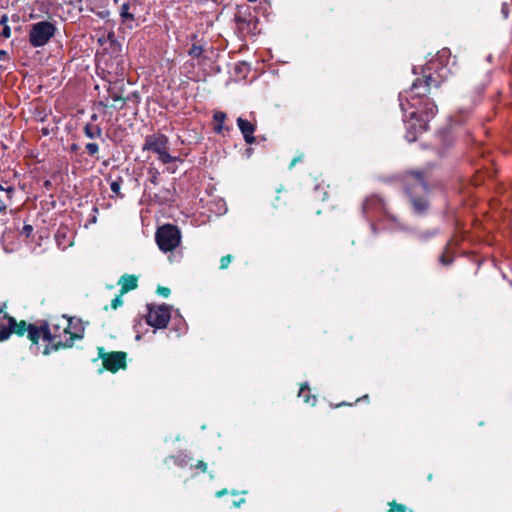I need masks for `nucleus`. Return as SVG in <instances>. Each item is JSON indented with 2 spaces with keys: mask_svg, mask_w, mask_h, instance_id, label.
I'll return each mask as SVG.
<instances>
[{
  "mask_svg": "<svg viewBox=\"0 0 512 512\" xmlns=\"http://www.w3.org/2000/svg\"><path fill=\"white\" fill-rule=\"evenodd\" d=\"M83 336L82 324L66 317L58 319L55 323H44L39 327L29 324L28 328V339L33 344H37L40 338L49 343L43 351L45 355L59 349L70 348L75 340L82 339Z\"/></svg>",
  "mask_w": 512,
  "mask_h": 512,
  "instance_id": "nucleus-1",
  "label": "nucleus"
},
{
  "mask_svg": "<svg viewBox=\"0 0 512 512\" xmlns=\"http://www.w3.org/2000/svg\"><path fill=\"white\" fill-rule=\"evenodd\" d=\"M432 182V176L428 170L411 171L405 175V189L417 213H422L428 208L425 196L428 194Z\"/></svg>",
  "mask_w": 512,
  "mask_h": 512,
  "instance_id": "nucleus-2",
  "label": "nucleus"
},
{
  "mask_svg": "<svg viewBox=\"0 0 512 512\" xmlns=\"http://www.w3.org/2000/svg\"><path fill=\"white\" fill-rule=\"evenodd\" d=\"M432 85L438 87L439 82L432 77L431 73L425 74L424 79H416L413 82L409 91L399 94L400 107L404 114L407 112L406 105L417 108L418 104L426 99Z\"/></svg>",
  "mask_w": 512,
  "mask_h": 512,
  "instance_id": "nucleus-3",
  "label": "nucleus"
},
{
  "mask_svg": "<svg viewBox=\"0 0 512 512\" xmlns=\"http://www.w3.org/2000/svg\"><path fill=\"white\" fill-rule=\"evenodd\" d=\"M143 151H152L157 154V158L163 164H168L177 160V157L170 155L169 138L162 133L147 135L142 146Z\"/></svg>",
  "mask_w": 512,
  "mask_h": 512,
  "instance_id": "nucleus-4",
  "label": "nucleus"
},
{
  "mask_svg": "<svg viewBox=\"0 0 512 512\" xmlns=\"http://www.w3.org/2000/svg\"><path fill=\"white\" fill-rule=\"evenodd\" d=\"M155 239L160 250L169 252L180 245L181 233L177 226L165 224L157 229Z\"/></svg>",
  "mask_w": 512,
  "mask_h": 512,
  "instance_id": "nucleus-5",
  "label": "nucleus"
},
{
  "mask_svg": "<svg viewBox=\"0 0 512 512\" xmlns=\"http://www.w3.org/2000/svg\"><path fill=\"white\" fill-rule=\"evenodd\" d=\"M56 32V26L49 21L34 23L29 31V43L34 48L45 46Z\"/></svg>",
  "mask_w": 512,
  "mask_h": 512,
  "instance_id": "nucleus-6",
  "label": "nucleus"
},
{
  "mask_svg": "<svg viewBox=\"0 0 512 512\" xmlns=\"http://www.w3.org/2000/svg\"><path fill=\"white\" fill-rule=\"evenodd\" d=\"M29 324L25 321L16 320L8 314L0 315V341H5L12 333L23 336L25 333L28 335Z\"/></svg>",
  "mask_w": 512,
  "mask_h": 512,
  "instance_id": "nucleus-7",
  "label": "nucleus"
},
{
  "mask_svg": "<svg viewBox=\"0 0 512 512\" xmlns=\"http://www.w3.org/2000/svg\"><path fill=\"white\" fill-rule=\"evenodd\" d=\"M99 357L102 359L105 369L111 372H117L126 367V353L122 351L107 353L104 348H98Z\"/></svg>",
  "mask_w": 512,
  "mask_h": 512,
  "instance_id": "nucleus-8",
  "label": "nucleus"
},
{
  "mask_svg": "<svg viewBox=\"0 0 512 512\" xmlns=\"http://www.w3.org/2000/svg\"><path fill=\"white\" fill-rule=\"evenodd\" d=\"M170 309L167 305L149 307L147 323L157 329L165 328L170 320Z\"/></svg>",
  "mask_w": 512,
  "mask_h": 512,
  "instance_id": "nucleus-9",
  "label": "nucleus"
},
{
  "mask_svg": "<svg viewBox=\"0 0 512 512\" xmlns=\"http://www.w3.org/2000/svg\"><path fill=\"white\" fill-rule=\"evenodd\" d=\"M409 115V119L405 120L407 130L405 137L409 142H413L419 133L427 130L428 123L427 120L419 118L417 110L411 111Z\"/></svg>",
  "mask_w": 512,
  "mask_h": 512,
  "instance_id": "nucleus-10",
  "label": "nucleus"
},
{
  "mask_svg": "<svg viewBox=\"0 0 512 512\" xmlns=\"http://www.w3.org/2000/svg\"><path fill=\"white\" fill-rule=\"evenodd\" d=\"M363 213L372 219L385 213L384 201L378 195H371L363 203Z\"/></svg>",
  "mask_w": 512,
  "mask_h": 512,
  "instance_id": "nucleus-11",
  "label": "nucleus"
},
{
  "mask_svg": "<svg viewBox=\"0 0 512 512\" xmlns=\"http://www.w3.org/2000/svg\"><path fill=\"white\" fill-rule=\"evenodd\" d=\"M236 122L244 141L249 145L254 144L256 139L253 134L257 127L256 121H250L242 117H238Z\"/></svg>",
  "mask_w": 512,
  "mask_h": 512,
  "instance_id": "nucleus-12",
  "label": "nucleus"
},
{
  "mask_svg": "<svg viewBox=\"0 0 512 512\" xmlns=\"http://www.w3.org/2000/svg\"><path fill=\"white\" fill-rule=\"evenodd\" d=\"M235 21L237 24V27L239 31L243 34H249L252 32V28H255L256 20L251 15L243 16V15H237L235 17Z\"/></svg>",
  "mask_w": 512,
  "mask_h": 512,
  "instance_id": "nucleus-13",
  "label": "nucleus"
},
{
  "mask_svg": "<svg viewBox=\"0 0 512 512\" xmlns=\"http://www.w3.org/2000/svg\"><path fill=\"white\" fill-rule=\"evenodd\" d=\"M136 3L125 2L120 7V17L122 23H129L135 20Z\"/></svg>",
  "mask_w": 512,
  "mask_h": 512,
  "instance_id": "nucleus-14",
  "label": "nucleus"
},
{
  "mask_svg": "<svg viewBox=\"0 0 512 512\" xmlns=\"http://www.w3.org/2000/svg\"><path fill=\"white\" fill-rule=\"evenodd\" d=\"M137 282L138 278L136 276L130 274L123 275L118 281V284L121 286V295L136 289L138 285Z\"/></svg>",
  "mask_w": 512,
  "mask_h": 512,
  "instance_id": "nucleus-15",
  "label": "nucleus"
},
{
  "mask_svg": "<svg viewBox=\"0 0 512 512\" xmlns=\"http://www.w3.org/2000/svg\"><path fill=\"white\" fill-rule=\"evenodd\" d=\"M421 109L423 114L426 116L427 122L430 118L436 115L438 109L434 102L430 101L429 99H425L421 104H418V107L416 109Z\"/></svg>",
  "mask_w": 512,
  "mask_h": 512,
  "instance_id": "nucleus-16",
  "label": "nucleus"
},
{
  "mask_svg": "<svg viewBox=\"0 0 512 512\" xmlns=\"http://www.w3.org/2000/svg\"><path fill=\"white\" fill-rule=\"evenodd\" d=\"M84 134L90 139L100 138L102 136V128L91 122L87 123L83 128Z\"/></svg>",
  "mask_w": 512,
  "mask_h": 512,
  "instance_id": "nucleus-17",
  "label": "nucleus"
},
{
  "mask_svg": "<svg viewBox=\"0 0 512 512\" xmlns=\"http://www.w3.org/2000/svg\"><path fill=\"white\" fill-rule=\"evenodd\" d=\"M204 52V48L198 44H192L188 50V54L193 58H200Z\"/></svg>",
  "mask_w": 512,
  "mask_h": 512,
  "instance_id": "nucleus-18",
  "label": "nucleus"
},
{
  "mask_svg": "<svg viewBox=\"0 0 512 512\" xmlns=\"http://www.w3.org/2000/svg\"><path fill=\"white\" fill-rule=\"evenodd\" d=\"M122 182H123L122 178L119 177L117 180L112 181L110 184L111 191L113 193H115L117 196H119L120 198L124 197V195L121 194V192H120Z\"/></svg>",
  "mask_w": 512,
  "mask_h": 512,
  "instance_id": "nucleus-19",
  "label": "nucleus"
},
{
  "mask_svg": "<svg viewBox=\"0 0 512 512\" xmlns=\"http://www.w3.org/2000/svg\"><path fill=\"white\" fill-rule=\"evenodd\" d=\"M148 174H149V182L153 185H157L159 174H160L159 171L154 167H150L148 169Z\"/></svg>",
  "mask_w": 512,
  "mask_h": 512,
  "instance_id": "nucleus-20",
  "label": "nucleus"
},
{
  "mask_svg": "<svg viewBox=\"0 0 512 512\" xmlns=\"http://www.w3.org/2000/svg\"><path fill=\"white\" fill-rule=\"evenodd\" d=\"M85 149L90 156H96L99 152V145L94 142L87 143Z\"/></svg>",
  "mask_w": 512,
  "mask_h": 512,
  "instance_id": "nucleus-21",
  "label": "nucleus"
},
{
  "mask_svg": "<svg viewBox=\"0 0 512 512\" xmlns=\"http://www.w3.org/2000/svg\"><path fill=\"white\" fill-rule=\"evenodd\" d=\"M389 512H413V511L409 510L404 505L393 503V504H391Z\"/></svg>",
  "mask_w": 512,
  "mask_h": 512,
  "instance_id": "nucleus-22",
  "label": "nucleus"
},
{
  "mask_svg": "<svg viewBox=\"0 0 512 512\" xmlns=\"http://www.w3.org/2000/svg\"><path fill=\"white\" fill-rule=\"evenodd\" d=\"M232 255L228 254V255H225L223 256L221 259H220V269H226L228 268V266L230 265V263L232 262Z\"/></svg>",
  "mask_w": 512,
  "mask_h": 512,
  "instance_id": "nucleus-23",
  "label": "nucleus"
},
{
  "mask_svg": "<svg viewBox=\"0 0 512 512\" xmlns=\"http://www.w3.org/2000/svg\"><path fill=\"white\" fill-rule=\"evenodd\" d=\"M123 304V300H122V295L121 293L116 296L112 301H111V308L116 310L118 307L122 306Z\"/></svg>",
  "mask_w": 512,
  "mask_h": 512,
  "instance_id": "nucleus-24",
  "label": "nucleus"
},
{
  "mask_svg": "<svg viewBox=\"0 0 512 512\" xmlns=\"http://www.w3.org/2000/svg\"><path fill=\"white\" fill-rule=\"evenodd\" d=\"M213 118L217 123H224L226 120V114L224 112L217 111L214 113Z\"/></svg>",
  "mask_w": 512,
  "mask_h": 512,
  "instance_id": "nucleus-25",
  "label": "nucleus"
},
{
  "mask_svg": "<svg viewBox=\"0 0 512 512\" xmlns=\"http://www.w3.org/2000/svg\"><path fill=\"white\" fill-rule=\"evenodd\" d=\"M452 257H448L447 256V253H443L440 257H439V262L443 265H449L452 263Z\"/></svg>",
  "mask_w": 512,
  "mask_h": 512,
  "instance_id": "nucleus-26",
  "label": "nucleus"
},
{
  "mask_svg": "<svg viewBox=\"0 0 512 512\" xmlns=\"http://www.w3.org/2000/svg\"><path fill=\"white\" fill-rule=\"evenodd\" d=\"M305 392H309V387L307 384L301 386L299 390V396L305 398V402H309V397L305 394Z\"/></svg>",
  "mask_w": 512,
  "mask_h": 512,
  "instance_id": "nucleus-27",
  "label": "nucleus"
},
{
  "mask_svg": "<svg viewBox=\"0 0 512 512\" xmlns=\"http://www.w3.org/2000/svg\"><path fill=\"white\" fill-rule=\"evenodd\" d=\"M1 36L4 38H9L11 36V28L9 25H5L2 29Z\"/></svg>",
  "mask_w": 512,
  "mask_h": 512,
  "instance_id": "nucleus-28",
  "label": "nucleus"
},
{
  "mask_svg": "<svg viewBox=\"0 0 512 512\" xmlns=\"http://www.w3.org/2000/svg\"><path fill=\"white\" fill-rule=\"evenodd\" d=\"M188 67H193V64L192 63H189V62H186L184 65H183V70H184V73L186 74V76L189 78V79H195L194 76H191L189 75L190 71L188 70Z\"/></svg>",
  "mask_w": 512,
  "mask_h": 512,
  "instance_id": "nucleus-29",
  "label": "nucleus"
},
{
  "mask_svg": "<svg viewBox=\"0 0 512 512\" xmlns=\"http://www.w3.org/2000/svg\"><path fill=\"white\" fill-rule=\"evenodd\" d=\"M33 231V228L31 225H24L22 228L21 234L25 235L26 237H29Z\"/></svg>",
  "mask_w": 512,
  "mask_h": 512,
  "instance_id": "nucleus-30",
  "label": "nucleus"
},
{
  "mask_svg": "<svg viewBox=\"0 0 512 512\" xmlns=\"http://www.w3.org/2000/svg\"><path fill=\"white\" fill-rule=\"evenodd\" d=\"M158 293L163 297H168L170 294V289L167 287H159Z\"/></svg>",
  "mask_w": 512,
  "mask_h": 512,
  "instance_id": "nucleus-31",
  "label": "nucleus"
},
{
  "mask_svg": "<svg viewBox=\"0 0 512 512\" xmlns=\"http://www.w3.org/2000/svg\"><path fill=\"white\" fill-rule=\"evenodd\" d=\"M196 468H199L201 469L203 472H206L207 470V464L203 461H198V463L196 464Z\"/></svg>",
  "mask_w": 512,
  "mask_h": 512,
  "instance_id": "nucleus-32",
  "label": "nucleus"
},
{
  "mask_svg": "<svg viewBox=\"0 0 512 512\" xmlns=\"http://www.w3.org/2000/svg\"><path fill=\"white\" fill-rule=\"evenodd\" d=\"M0 25L1 26H5V25H8V15L7 14H3L0 18Z\"/></svg>",
  "mask_w": 512,
  "mask_h": 512,
  "instance_id": "nucleus-33",
  "label": "nucleus"
},
{
  "mask_svg": "<svg viewBox=\"0 0 512 512\" xmlns=\"http://www.w3.org/2000/svg\"><path fill=\"white\" fill-rule=\"evenodd\" d=\"M224 129V123H217V125L214 127V131L218 134L222 133Z\"/></svg>",
  "mask_w": 512,
  "mask_h": 512,
  "instance_id": "nucleus-34",
  "label": "nucleus"
},
{
  "mask_svg": "<svg viewBox=\"0 0 512 512\" xmlns=\"http://www.w3.org/2000/svg\"><path fill=\"white\" fill-rule=\"evenodd\" d=\"M300 161H302V156L295 157L290 163V168H293Z\"/></svg>",
  "mask_w": 512,
  "mask_h": 512,
  "instance_id": "nucleus-35",
  "label": "nucleus"
},
{
  "mask_svg": "<svg viewBox=\"0 0 512 512\" xmlns=\"http://www.w3.org/2000/svg\"><path fill=\"white\" fill-rule=\"evenodd\" d=\"M8 59V53L5 50H0V61Z\"/></svg>",
  "mask_w": 512,
  "mask_h": 512,
  "instance_id": "nucleus-36",
  "label": "nucleus"
},
{
  "mask_svg": "<svg viewBox=\"0 0 512 512\" xmlns=\"http://www.w3.org/2000/svg\"><path fill=\"white\" fill-rule=\"evenodd\" d=\"M111 98H112V100H113L114 102H117V101L122 100V97H121L119 94H117V93H113V94H111Z\"/></svg>",
  "mask_w": 512,
  "mask_h": 512,
  "instance_id": "nucleus-37",
  "label": "nucleus"
},
{
  "mask_svg": "<svg viewBox=\"0 0 512 512\" xmlns=\"http://www.w3.org/2000/svg\"><path fill=\"white\" fill-rule=\"evenodd\" d=\"M227 493H228V491L226 489H222V490L216 492V497L220 498V497L226 495Z\"/></svg>",
  "mask_w": 512,
  "mask_h": 512,
  "instance_id": "nucleus-38",
  "label": "nucleus"
},
{
  "mask_svg": "<svg viewBox=\"0 0 512 512\" xmlns=\"http://www.w3.org/2000/svg\"><path fill=\"white\" fill-rule=\"evenodd\" d=\"M90 119H91L90 122L93 123V122L97 121L98 115L94 113V114L91 115Z\"/></svg>",
  "mask_w": 512,
  "mask_h": 512,
  "instance_id": "nucleus-39",
  "label": "nucleus"
},
{
  "mask_svg": "<svg viewBox=\"0 0 512 512\" xmlns=\"http://www.w3.org/2000/svg\"><path fill=\"white\" fill-rule=\"evenodd\" d=\"M244 502H245V500H244V499H240V500H239V501H237V502L235 501L233 504H234V506L239 507V506H240L242 503H244Z\"/></svg>",
  "mask_w": 512,
  "mask_h": 512,
  "instance_id": "nucleus-40",
  "label": "nucleus"
},
{
  "mask_svg": "<svg viewBox=\"0 0 512 512\" xmlns=\"http://www.w3.org/2000/svg\"><path fill=\"white\" fill-rule=\"evenodd\" d=\"M252 151H253V150H252L251 148H248V149L246 150V153H247V156H248V157L252 154Z\"/></svg>",
  "mask_w": 512,
  "mask_h": 512,
  "instance_id": "nucleus-41",
  "label": "nucleus"
},
{
  "mask_svg": "<svg viewBox=\"0 0 512 512\" xmlns=\"http://www.w3.org/2000/svg\"><path fill=\"white\" fill-rule=\"evenodd\" d=\"M71 150H72V151H76V150H77V145H76V144H73V145L71 146Z\"/></svg>",
  "mask_w": 512,
  "mask_h": 512,
  "instance_id": "nucleus-42",
  "label": "nucleus"
},
{
  "mask_svg": "<svg viewBox=\"0 0 512 512\" xmlns=\"http://www.w3.org/2000/svg\"><path fill=\"white\" fill-rule=\"evenodd\" d=\"M3 305L0 303V315H3Z\"/></svg>",
  "mask_w": 512,
  "mask_h": 512,
  "instance_id": "nucleus-43",
  "label": "nucleus"
},
{
  "mask_svg": "<svg viewBox=\"0 0 512 512\" xmlns=\"http://www.w3.org/2000/svg\"><path fill=\"white\" fill-rule=\"evenodd\" d=\"M91 223H95L96 222V216H93V218L90 220Z\"/></svg>",
  "mask_w": 512,
  "mask_h": 512,
  "instance_id": "nucleus-44",
  "label": "nucleus"
},
{
  "mask_svg": "<svg viewBox=\"0 0 512 512\" xmlns=\"http://www.w3.org/2000/svg\"><path fill=\"white\" fill-rule=\"evenodd\" d=\"M249 2H256L257 0H248Z\"/></svg>",
  "mask_w": 512,
  "mask_h": 512,
  "instance_id": "nucleus-45",
  "label": "nucleus"
},
{
  "mask_svg": "<svg viewBox=\"0 0 512 512\" xmlns=\"http://www.w3.org/2000/svg\"><path fill=\"white\" fill-rule=\"evenodd\" d=\"M0 190H4V188L2 187V185L0 184Z\"/></svg>",
  "mask_w": 512,
  "mask_h": 512,
  "instance_id": "nucleus-46",
  "label": "nucleus"
}]
</instances>
